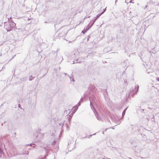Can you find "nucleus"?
Returning a JSON list of instances; mask_svg holds the SVG:
<instances>
[{
    "label": "nucleus",
    "instance_id": "f257e3e1",
    "mask_svg": "<svg viewBox=\"0 0 159 159\" xmlns=\"http://www.w3.org/2000/svg\"><path fill=\"white\" fill-rule=\"evenodd\" d=\"M43 135L42 134L39 133L38 134V135L36 136V138L39 140L40 138L43 137Z\"/></svg>",
    "mask_w": 159,
    "mask_h": 159
},
{
    "label": "nucleus",
    "instance_id": "f03ea898",
    "mask_svg": "<svg viewBox=\"0 0 159 159\" xmlns=\"http://www.w3.org/2000/svg\"><path fill=\"white\" fill-rule=\"evenodd\" d=\"M139 88V86L138 85H136L135 86L134 89L135 90V93H134V91L133 92L134 94H136L137 93V92L138 91Z\"/></svg>",
    "mask_w": 159,
    "mask_h": 159
},
{
    "label": "nucleus",
    "instance_id": "7ed1b4c3",
    "mask_svg": "<svg viewBox=\"0 0 159 159\" xmlns=\"http://www.w3.org/2000/svg\"><path fill=\"white\" fill-rule=\"evenodd\" d=\"M93 111L98 120H100V119L99 117H98V114H97V113L95 109L94 108V110H93Z\"/></svg>",
    "mask_w": 159,
    "mask_h": 159
},
{
    "label": "nucleus",
    "instance_id": "20e7f679",
    "mask_svg": "<svg viewBox=\"0 0 159 159\" xmlns=\"http://www.w3.org/2000/svg\"><path fill=\"white\" fill-rule=\"evenodd\" d=\"M101 16V15H99V14H98V15H97L96 16V17H95V20H94L93 22V23L92 24V25L90 26V27H91L93 25V24H94V22H95V21L96 20Z\"/></svg>",
    "mask_w": 159,
    "mask_h": 159
},
{
    "label": "nucleus",
    "instance_id": "39448f33",
    "mask_svg": "<svg viewBox=\"0 0 159 159\" xmlns=\"http://www.w3.org/2000/svg\"><path fill=\"white\" fill-rule=\"evenodd\" d=\"M7 25L9 26L8 27V28H6V29L7 31H10L11 30V26H10V24H8Z\"/></svg>",
    "mask_w": 159,
    "mask_h": 159
},
{
    "label": "nucleus",
    "instance_id": "423d86ee",
    "mask_svg": "<svg viewBox=\"0 0 159 159\" xmlns=\"http://www.w3.org/2000/svg\"><path fill=\"white\" fill-rule=\"evenodd\" d=\"M90 27L88 28H87L86 29H85L84 28V30L82 31V33L84 34L89 29Z\"/></svg>",
    "mask_w": 159,
    "mask_h": 159
},
{
    "label": "nucleus",
    "instance_id": "0eeeda50",
    "mask_svg": "<svg viewBox=\"0 0 159 159\" xmlns=\"http://www.w3.org/2000/svg\"><path fill=\"white\" fill-rule=\"evenodd\" d=\"M127 108H125L124 111H123L122 113V117H124V116L125 115V111L127 109Z\"/></svg>",
    "mask_w": 159,
    "mask_h": 159
},
{
    "label": "nucleus",
    "instance_id": "6e6552de",
    "mask_svg": "<svg viewBox=\"0 0 159 159\" xmlns=\"http://www.w3.org/2000/svg\"><path fill=\"white\" fill-rule=\"evenodd\" d=\"M114 121L117 124L119 125L120 124L121 122L120 120H118V121H116V120H114Z\"/></svg>",
    "mask_w": 159,
    "mask_h": 159
},
{
    "label": "nucleus",
    "instance_id": "1a4fd4ad",
    "mask_svg": "<svg viewBox=\"0 0 159 159\" xmlns=\"http://www.w3.org/2000/svg\"><path fill=\"white\" fill-rule=\"evenodd\" d=\"M29 145H30V146H32L33 147H35V145L34 144H30Z\"/></svg>",
    "mask_w": 159,
    "mask_h": 159
},
{
    "label": "nucleus",
    "instance_id": "9d476101",
    "mask_svg": "<svg viewBox=\"0 0 159 159\" xmlns=\"http://www.w3.org/2000/svg\"><path fill=\"white\" fill-rule=\"evenodd\" d=\"M90 106H91V108L92 109V107H93V106L92 104V102L91 101H90Z\"/></svg>",
    "mask_w": 159,
    "mask_h": 159
},
{
    "label": "nucleus",
    "instance_id": "9b49d317",
    "mask_svg": "<svg viewBox=\"0 0 159 159\" xmlns=\"http://www.w3.org/2000/svg\"><path fill=\"white\" fill-rule=\"evenodd\" d=\"M33 79V78L32 76H31L29 78L30 80H32Z\"/></svg>",
    "mask_w": 159,
    "mask_h": 159
},
{
    "label": "nucleus",
    "instance_id": "f8f14e48",
    "mask_svg": "<svg viewBox=\"0 0 159 159\" xmlns=\"http://www.w3.org/2000/svg\"><path fill=\"white\" fill-rule=\"evenodd\" d=\"M80 102H79L78 104L76 105V106H77L78 107L79 106H80Z\"/></svg>",
    "mask_w": 159,
    "mask_h": 159
},
{
    "label": "nucleus",
    "instance_id": "ddd939ff",
    "mask_svg": "<svg viewBox=\"0 0 159 159\" xmlns=\"http://www.w3.org/2000/svg\"><path fill=\"white\" fill-rule=\"evenodd\" d=\"M132 1H133V0H130V1H129V3H134V2H132Z\"/></svg>",
    "mask_w": 159,
    "mask_h": 159
},
{
    "label": "nucleus",
    "instance_id": "4468645a",
    "mask_svg": "<svg viewBox=\"0 0 159 159\" xmlns=\"http://www.w3.org/2000/svg\"><path fill=\"white\" fill-rule=\"evenodd\" d=\"M106 8H105L104 10V11H103L104 12L106 10Z\"/></svg>",
    "mask_w": 159,
    "mask_h": 159
},
{
    "label": "nucleus",
    "instance_id": "2eb2a0df",
    "mask_svg": "<svg viewBox=\"0 0 159 159\" xmlns=\"http://www.w3.org/2000/svg\"><path fill=\"white\" fill-rule=\"evenodd\" d=\"M104 13V12L103 11L102 12L100 15H102V14H103V13Z\"/></svg>",
    "mask_w": 159,
    "mask_h": 159
},
{
    "label": "nucleus",
    "instance_id": "dca6fc26",
    "mask_svg": "<svg viewBox=\"0 0 159 159\" xmlns=\"http://www.w3.org/2000/svg\"><path fill=\"white\" fill-rule=\"evenodd\" d=\"M157 80L159 81V78L157 79Z\"/></svg>",
    "mask_w": 159,
    "mask_h": 159
},
{
    "label": "nucleus",
    "instance_id": "f3484780",
    "mask_svg": "<svg viewBox=\"0 0 159 159\" xmlns=\"http://www.w3.org/2000/svg\"><path fill=\"white\" fill-rule=\"evenodd\" d=\"M72 81H73V82H74L75 81V80H74V79H73L72 80Z\"/></svg>",
    "mask_w": 159,
    "mask_h": 159
},
{
    "label": "nucleus",
    "instance_id": "a211bd4d",
    "mask_svg": "<svg viewBox=\"0 0 159 159\" xmlns=\"http://www.w3.org/2000/svg\"><path fill=\"white\" fill-rule=\"evenodd\" d=\"M104 131H103V132H102V133H103V134H104Z\"/></svg>",
    "mask_w": 159,
    "mask_h": 159
},
{
    "label": "nucleus",
    "instance_id": "6ab92c4d",
    "mask_svg": "<svg viewBox=\"0 0 159 159\" xmlns=\"http://www.w3.org/2000/svg\"><path fill=\"white\" fill-rule=\"evenodd\" d=\"M157 6H159V3H158V4H157Z\"/></svg>",
    "mask_w": 159,
    "mask_h": 159
},
{
    "label": "nucleus",
    "instance_id": "aec40b11",
    "mask_svg": "<svg viewBox=\"0 0 159 159\" xmlns=\"http://www.w3.org/2000/svg\"><path fill=\"white\" fill-rule=\"evenodd\" d=\"M104 159H108V158L107 157L106 158H105Z\"/></svg>",
    "mask_w": 159,
    "mask_h": 159
},
{
    "label": "nucleus",
    "instance_id": "412c9836",
    "mask_svg": "<svg viewBox=\"0 0 159 159\" xmlns=\"http://www.w3.org/2000/svg\"><path fill=\"white\" fill-rule=\"evenodd\" d=\"M96 133H95V134H93V135H95L96 134Z\"/></svg>",
    "mask_w": 159,
    "mask_h": 159
},
{
    "label": "nucleus",
    "instance_id": "4be33fe9",
    "mask_svg": "<svg viewBox=\"0 0 159 159\" xmlns=\"http://www.w3.org/2000/svg\"><path fill=\"white\" fill-rule=\"evenodd\" d=\"M90 17V16H88V17L89 18Z\"/></svg>",
    "mask_w": 159,
    "mask_h": 159
},
{
    "label": "nucleus",
    "instance_id": "5701e85b",
    "mask_svg": "<svg viewBox=\"0 0 159 159\" xmlns=\"http://www.w3.org/2000/svg\"><path fill=\"white\" fill-rule=\"evenodd\" d=\"M92 135H90V136H92Z\"/></svg>",
    "mask_w": 159,
    "mask_h": 159
},
{
    "label": "nucleus",
    "instance_id": "b1692460",
    "mask_svg": "<svg viewBox=\"0 0 159 159\" xmlns=\"http://www.w3.org/2000/svg\"><path fill=\"white\" fill-rule=\"evenodd\" d=\"M64 74H65V75H66V73H64Z\"/></svg>",
    "mask_w": 159,
    "mask_h": 159
},
{
    "label": "nucleus",
    "instance_id": "393cba45",
    "mask_svg": "<svg viewBox=\"0 0 159 159\" xmlns=\"http://www.w3.org/2000/svg\"><path fill=\"white\" fill-rule=\"evenodd\" d=\"M13 24L15 25V23H14Z\"/></svg>",
    "mask_w": 159,
    "mask_h": 159
}]
</instances>
